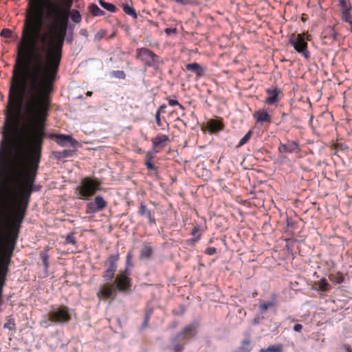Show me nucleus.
<instances>
[{
  "mask_svg": "<svg viewBox=\"0 0 352 352\" xmlns=\"http://www.w3.org/2000/svg\"><path fill=\"white\" fill-rule=\"evenodd\" d=\"M61 58L16 52L0 146V260L12 259L26 216Z\"/></svg>",
  "mask_w": 352,
  "mask_h": 352,
  "instance_id": "1",
  "label": "nucleus"
},
{
  "mask_svg": "<svg viewBox=\"0 0 352 352\" xmlns=\"http://www.w3.org/2000/svg\"><path fill=\"white\" fill-rule=\"evenodd\" d=\"M73 0H28L19 41H65Z\"/></svg>",
  "mask_w": 352,
  "mask_h": 352,
  "instance_id": "2",
  "label": "nucleus"
},
{
  "mask_svg": "<svg viewBox=\"0 0 352 352\" xmlns=\"http://www.w3.org/2000/svg\"><path fill=\"white\" fill-rule=\"evenodd\" d=\"M101 182L98 178L86 177L81 179L80 184L76 188L75 193L80 199L88 200L100 189Z\"/></svg>",
  "mask_w": 352,
  "mask_h": 352,
  "instance_id": "3",
  "label": "nucleus"
},
{
  "mask_svg": "<svg viewBox=\"0 0 352 352\" xmlns=\"http://www.w3.org/2000/svg\"><path fill=\"white\" fill-rule=\"evenodd\" d=\"M135 59L140 60L145 67L157 68L164 63L157 54L145 47L135 50Z\"/></svg>",
  "mask_w": 352,
  "mask_h": 352,
  "instance_id": "4",
  "label": "nucleus"
},
{
  "mask_svg": "<svg viewBox=\"0 0 352 352\" xmlns=\"http://www.w3.org/2000/svg\"><path fill=\"white\" fill-rule=\"evenodd\" d=\"M311 40V35L303 33L291 35L289 41L297 52L301 54L305 58L309 59L310 58V53L307 49L308 44L307 41Z\"/></svg>",
  "mask_w": 352,
  "mask_h": 352,
  "instance_id": "5",
  "label": "nucleus"
},
{
  "mask_svg": "<svg viewBox=\"0 0 352 352\" xmlns=\"http://www.w3.org/2000/svg\"><path fill=\"white\" fill-rule=\"evenodd\" d=\"M130 275L131 270L127 267L117 275L113 285L118 292L124 294H128L131 292L132 280L130 278Z\"/></svg>",
  "mask_w": 352,
  "mask_h": 352,
  "instance_id": "6",
  "label": "nucleus"
},
{
  "mask_svg": "<svg viewBox=\"0 0 352 352\" xmlns=\"http://www.w3.org/2000/svg\"><path fill=\"white\" fill-rule=\"evenodd\" d=\"M48 316L50 317L52 322L56 324H65L72 319L70 309L65 305H60L58 307H52L48 313Z\"/></svg>",
  "mask_w": 352,
  "mask_h": 352,
  "instance_id": "7",
  "label": "nucleus"
},
{
  "mask_svg": "<svg viewBox=\"0 0 352 352\" xmlns=\"http://www.w3.org/2000/svg\"><path fill=\"white\" fill-rule=\"evenodd\" d=\"M107 201L102 196L97 195L93 201L86 204L85 213L89 214L101 212L107 207Z\"/></svg>",
  "mask_w": 352,
  "mask_h": 352,
  "instance_id": "8",
  "label": "nucleus"
},
{
  "mask_svg": "<svg viewBox=\"0 0 352 352\" xmlns=\"http://www.w3.org/2000/svg\"><path fill=\"white\" fill-rule=\"evenodd\" d=\"M170 142L169 136L167 135L158 133L155 137L151 139L152 148L155 152H160Z\"/></svg>",
  "mask_w": 352,
  "mask_h": 352,
  "instance_id": "9",
  "label": "nucleus"
},
{
  "mask_svg": "<svg viewBox=\"0 0 352 352\" xmlns=\"http://www.w3.org/2000/svg\"><path fill=\"white\" fill-rule=\"evenodd\" d=\"M116 289L114 285L109 283L104 284L97 293V296L99 299L107 300L111 298L114 299L116 296Z\"/></svg>",
  "mask_w": 352,
  "mask_h": 352,
  "instance_id": "10",
  "label": "nucleus"
},
{
  "mask_svg": "<svg viewBox=\"0 0 352 352\" xmlns=\"http://www.w3.org/2000/svg\"><path fill=\"white\" fill-rule=\"evenodd\" d=\"M197 325L195 324H190L186 325L176 336L177 338L187 342L194 338L197 334Z\"/></svg>",
  "mask_w": 352,
  "mask_h": 352,
  "instance_id": "11",
  "label": "nucleus"
},
{
  "mask_svg": "<svg viewBox=\"0 0 352 352\" xmlns=\"http://www.w3.org/2000/svg\"><path fill=\"white\" fill-rule=\"evenodd\" d=\"M138 213L140 216L146 217L148 219L150 225L156 224L154 210L148 208L143 201L140 203Z\"/></svg>",
  "mask_w": 352,
  "mask_h": 352,
  "instance_id": "12",
  "label": "nucleus"
},
{
  "mask_svg": "<svg viewBox=\"0 0 352 352\" xmlns=\"http://www.w3.org/2000/svg\"><path fill=\"white\" fill-rule=\"evenodd\" d=\"M276 87L266 89L267 96L265 98V103L270 105L274 104L279 102L278 95L280 93Z\"/></svg>",
  "mask_w": 352,
  "mask_h": 352,
  "instance_id": "13",
  "label": "nucleus"
},
{
  "mask_svg": "<svg viewBox=\"0 0 352 352\" xmlns=\"http://www.w3.org/2000/svg\"><path fill=\"white\" fill-rule=\"evenodd\" d=\"M300 151L299 144L295 141H288L286 144L280 143L279 152L292 153Z\"/></svg>",
  "mask_w": 352,
  "mask_h": 352,
  "instance_id": "14",
  "label": "nucleus"
},
{
  "mask_svg": "<svg viewBox=\"0 0 352 352\" xmlns=\"http://www.w3.org/2000/svg\"><path fill=\"white\" fill-rule=\"evenodd\" d=\"M254 119L258 123H271L272 118L269 114L268 111L265 109H260L258 111H255L253 115Z\"/></svg>",
  "mask_w": 352,
  "mask_h": 352,
  "instance_id": "15",
  "label": "nucleus"
},
{
  "mask_svg": "<svg viewBox=\"0 0 352 352\" xmlns=\"http://www.w3.org/2000/svg\"><path fill=\"white\" fill-rule=\"evenodd\" d=\"M223 124L221 120L211 119L207 122V128L212 133L219 132L223 129Z\"/></svg>",
  "mask_w": 352,
  "mask_h": 352,
  "instance_id": "16",
  "label": "nucleus"
},
{
  "mask_svg": "<svg viewBox=\"0 0 352 352\" xmlns=\"http://www.w3.org/2000/svg\"><path fill=\"white\" fill-rule=\"evenodd\" d=\"M119 260V254H111L107 259V261L105 263L104 266L107 267L106 270H111L113 272H116L118 268L117 262Z\"/></svg>",
  "mask_w": 352,
  "mask_h": 352,
  "instance_id": "17",
  "label": "nucleus"
},
{
  "mask_svg": "<svg viewBox=\"0 0 352 352\" xmlns=\"http://www.w3.org/2000/svg\"><path fill=\"white\" fill-rule=\"evenodd\" d=\"M272 300L268 302H262L259 305V309L261 313H265L268 309L276 307L277 301L276 298L277 296L276 294H272Z\"/></svg>",
  "mask_w": 352,
  "mask_h": 352,
  "instance_id": "18",
  "label": "nucleus"
},
{
  "mask_svg": "<svg viewBox=\"0 0 352 352\" xmlns=\"http://www.w3.org/2000/svg\"><path fill=\"white\" fill-rule=\"evenodd\" d=\"M153 248L151 245L144 243L140 250V259H149L153 254Z\"/></svg>",
  "mask_w": 352,
  "mask_h": 352,
  "instance_id": "19",
  "label": "nucleus"
},
{
  "mask_svg": "<svg viewBox=\"0 0 352 352\" xmlns=\"http://www.w3.org/2000/svg\"><path fill=\"white\" fill-rule=\"evenodd\" d=\"M186 69L188 71L195 73L197 77H201L204 75V69L197 63H189L186 65Z\"/></svg>",
  "mask_w": 352,
  "mask_h": 352,
  "instance_id": "20",
  "label": "nucleus"
},
{
  "mask_svg": "<svg viewBox=\"0 0 352 352\" xmlns=\"http://www.w3.org/2000/svg\"><path fill=\"white\" fill-rule=\"evenodd\" d=\"M56 138V142L60 146H64L68 143H71L73 141L72 138L70 135L57 134L54 135Z\"/></svg>",
  "mask_w": 352,
  "mask_h": 352,
  "instance_id": "21",
  "label": "nucleus"
},
{
  "mask_svg": "<svg viewBox=\"0 0 352 352\" xmlns=\"http://www.w3.org/2000/svg\"><path fill=\"white\" fill-rule=\"evenodd\" d=\"M183 340L175 336L172 340V350L173 352H182L184 349L185 343H181Z\"/></svg>",
  "mask_w": 352,
  "mask_h": 352,
  "instance_id": "22",
  "label": "nucleus"
},
{
  "mask_svg": "<svg viewBox=\"0 0 352 352\" xmlns=\"http://www.w3.org/2000/svg\"><path fill=\"white\" fill-rule=\"evenodd\" d=\"M253 345L249 337L243 339L241 342V346L238 348L241 352H250L252 350Z\"/></svg>",
  "mask_w": 352,
  "mask_h": 352,
  "instance_id": "23",
  "label": "nucleus"
},
{
  "mask_svg": "<svg viewBox=\"0 0 352 352\" xmlns=\"http://www.w3.org/2000/svg\"><path fill=\"white\" fill-rule=\"evenodd\" d=\"M48 249L46 248L43 251H41L40 252V258L42 261V263L44 266L45 271L47 272L48 270V268L50 267V263H49V255H48Z\"/></svg>",
  "mask_w": 352,
  "mask_h": 352,
  "instance_id": "24",
  "label": "nucleus"
},
{
  "mask_svg": "<svg viewBox=\"0 0 352 352\" xmlns=\"http://www.w3.org/2000/svg\"><path fill=\"white\" fill-rule=\"evenodd\" d=\"M338 6L340 8L341 13L351 12L352 10L349 0H338Z\"/></svg>",
  "mask_w": 352,
  "mask_h": 352,
  "instance_id": "25",
  "label": "nucleus"
},
{
  "mask_svg": "<svg viewBox=\"0 0 352 352\" xmlns=\"http://www.w3.org/2000/svg\"><path fill=\"white\" fill-rule=\"evenodd\" d=\"M316 285L318 287V289L321 292H327L331 289L330 285L324 278H321L320 280L316 283Z\"/></svg>",
  "mask_w": 352,
  "mask_h": 352,
  "instance_id": "26",
  "label": "nucleus"
},
{
  "mask_svg": "<svg viewBox=\"0 0 352 352\" xmlns=\"http://www.w3.org/2000/svg\"><path fill=\"white\" fill-rule=\"evenodd\" d=\"M328 277L329 279L335 284L342 283L344 280V276L341 272L330 274Z\"/></svg>",
  "mask_w": 352,
  "mask_h": 352,
  "instance_id": "27",
  "label": "nucleus"
},
{
  "mask_svg": "<svg viewBox=\"0 0 352 352\" xmlns=\"http://www.w3.org/2000/svg\"><path fill=\"white\" fill-rule=\"evenodd\" d=\"M122 9L125 14L131 16L133 19H137L138 14L135 10L128 4H122Z\"/></svg>",
  "mask_w": 352,
  "mask_h": 352,
  "instance_id": "28",
  "label": "nucleus"
},
{
  "mask_svg": "<svg viewBox=\"0 0 352 352\" xmlns=\"http://www.w3.org/2000/svg\"><path fill=\"white\" fill-rule=\"evenodd\" d=\"M89 11L92 15L95 16H100L104 15V12L102 11L98 6L96 4H91L89 8Z\"/></svg>",
  "mask_w": 352,
  "mask_h": 352,
  "instance_id": "29",
  "label": "nucleus"
},
{
  "mask_svg": "<svg viewBox=\"0 0 352 352\" xmlns=\"http://www.w3.org/2000/svg\"><path fill=\"white\" fill-rule=\"evenodd\" d=\"M100 5L107 10L111 12H116L117 10V8L116 6H114L112 3L105 2L103 0L99 1Z\"/></svg>",
  "mask_w": 352,
  "mask_h": 352,
  "instance_id": "30",
  "label": "nucleus"
},
{
  "mask_svg": "<svg viewBox=\"0 0 352 352\" xmlns=\"http://www.w3.org/2000/svg\"><path fill=\"white\" fill-rule=\"evenodd\" d=\"M70 17L74 23H79L81 21V15L80 12L76 10H73L70 12Z\"/></svg>",
  "mask_w": 352,
  "mask_h": 352,
  "instance_id": "31",
  "label": "nucleus"
},
{
  "mask_svg": "<svg viewBox=\"0 0 352 352\" xmlns=\"http://www.w3.org/2000/svg\"><path fill=\"white\" fill-rule=\"evenodd\" d=\"M252 135V131H249L244 135V137L241 139V140L239 142V144L237 145V147H241V146H243L244 144H245L250 140Z\"/></svg>",
  "mask_w": 352,
  "mask_h": 352,
  "instance_id": "32",
  "label": "nucleus"
},
{
  "mask_svg": "<svg viewBox=\"0 0 352 352\" xmlns=\"http://www.w3.org/2000/svg\"><path fill=\"white\" fill-rule=\"evenodd\" d=\"M52 323L53 322L51 320L50 317H49L48 316H44L43 318L40 321V325L44 328L49 327L52 324Z\"/></svg>",
  "mask_w": 352,
  "mask_h": 352,
  "instance_id": "33",
  "label": "nucleus"
},
{
  "mask_svg": "<svg viewBox=\"0 0 352 352\" xmlns=\"http://www.w3.org/2000/svg\"><path fill=\"white\" fill-rule=\"evenodd\" d=\"M329 36L333 41H336L338 40L339 33L336 32L334 30V28H329Z\"/></svg>",
  "mask_w": 352,
  "mask_h": 352,
  "instance_id": "34",
  "label": "nucleus"
},
{
  "mask_svg": "<svg viewBox=\"0 0 352 352\" xmlns=\"http://www.w3.org/2000/svg\"><path fill=\"white\" fill-rule=\"evenodd\" d=\"M74 232H72V233H69V234L67 235L66 238H65V241L67 243H71L72 245H76V238H75V236H74Z\"/></svg>",
  "mask_w": 352,
  "mask_h": 352,
  "instance_id": "35",
  "label": "nucleus"
},
{
  "mask_svg": "<svg viewBox=\"0 0 352 352\" xmlns=\"http://www.w3.org/2000/svg\"><path fill=\"white\" fill-rule=\"evenodd\" d=\"M115 276V272L111 270H106L102 274V277L105 278L107 280H111Z\"/></svg>",
  "mask_w": 352,
  "mask_h": 352,
  "instance_id": "36",
  "label": "nucleus"
},
{
  "mask_svg": "<svg viewBox=\"0 0 352 352\" xmlns=\"http://www.w3.org/2000/svg\"><path fill=\"white\" fill-rule=\"evenodd\" d=\"M167 100L170 106H178L180 109H185V107L182 104H180L177 100L168 98Z\"/></svg>",
  "mask_w": 352,
  "mask_h": 352,
  "instance_id": "37",
  "label": "nucleus"
},
{
  "mask_svg": "<svg viewBox=\"0 0 352 352\" xmlns=\"http://www.w3.org/2000/svg\"><path fill=\"white\" fill-rule=\"evenodd\" d=\"M3 327L5 329H8L9 330H12L15 327L14 321L12 319H10L3 324Z\"/></svg>",
  "mask_w": 352,
  "mask_h": 352,
  "instance_id": "38",
  "label": "nucleus"
},
{
  "mask_svg": "<svg viewBox=\"0 0 352 352\" xmlns=\"http://www.w3.org/2000/svg\"><path fill=\"white\" fill-rule=\"evenodd\" d=\"M342 20L344 22L349 23L352 21L351 12H342Z\"/></svg>",
  "mask_w": 352,
  "mask_h": 352,
  "instance_id": "39",
  "label": "nucleus"
},
{
  "mask_svg": "<svg viewBox=\"0 0 352 352\" xmlns=\"http://www.w3.org/2000/svg\"><path fill=\"white\" fill-rule=\"evenodd\" d=\"M113 76L119 79H124L126 77V74L124 71H113Z\"/></svg>",
  "mask_w": 352,
  "mask_h": 352,
  "instance_id": "40",
  "label": "nucleus"
},
{
  "mask_svg": "<svg viewBox=\"0 0 352 352\" xmlns=\"http://www.w3.org/2000/svg\"><path fill=\"white\" fill-rule=\"evenodd\" d=\"M158 152H155V150L153 149V151H148L146 153V160L145 161H152L153 159L155 157V154L157 153Z\"/></svg>",
  "mask_w": 352,
  "mask_h": 352,
  "instance_id": "41",
  "label": "nucleus"
},
{
  "mask_svg": "<svg viewBox=\"0 0 352 352\" xmlns=\"http://www.w3.org/2000/svg\"><path fill=\"white\" fill-rule=\"evenodd\" d=\"M0 35L5 38H10L12 35V31L8 29H3Z\"/></svg>",
  "mask_w": 352,
  "mask_h": 352,
  "instance_id": "42",
  "label": "nucleus"
},
{
  "mask_svg": "<svg viewBox=\"0 0 352 352\" xmlns=\"http://www.w3.org/2000/svg\"><path fill=\"white\" fill-rule=\"evenodd\" d=\"M201 234H198L197 236L188 239L186 241L187 245H194L200 239Z\"/></svg>",
  "mask_w": 352,
  "mask_h": 352,
  "instance_id": "43",
  "label": "nucleus"
},
{
  "mask_svg": "<svg viewBox=\"0 0 352 352\" xmlns=\"http://www.w3.org/2000/svg\"><path fill=\"white\" fill-rule=\"evenodd\" d=\"M270 352H282L283 347L281 345H272L270 346Z\"/></svg>",
  "mask_w": 352,
  "mask_h": 352,
  "instance_id": "44",
  "label": "nucleus"
},
{
  "mask_svg": "<svg viewBox=\"0 0 352 352\" xmlns=\"http://www.w3.org/2000/svg\"><path fill=\"white\" fill-rule=\"evenodd\" d=\"M145 165L148 170H156L157 167L152 163V161H145Z\"/></svg>",
  "mask_w": 352,
  "mask_h": 352,
  "instance_id": "45",
  "label": "nucleus"
},
{
  "mask_svg": "<svg viewBox=\"0 0 352 352\" xmlns=\"http://www.w3.org/2000/svg\"><path fill=\"white\" fill-rule=\"evenodd\" d=\"M205 253L208 255H214L217 253V249L214 247H210V248H208L206 250H205Z\"/></svg>",
  "mask_w": 352,
  "mask_h": 352,
  "instance_id": "46",
  "label": "nucleus"
},
{
  "mask_svg": "<svg viewBox=\"0 0 352 352\" xmlns=\"http://www.w3.org/2000/svg\"><path fill=\"white\" fill-rule=\"evenodd\" d=\"M200 227L199 226H195L191 230V234L194 236V237L197 236L198 234H201Z\"/></svg>",
  "mask_w": 352,
  "mask_h": 352,
  "instance_id": "47",
  "label": "nucleus"
},
{
  "mask_svg": "<svg viewBox=\"0 0 352 352\" xmlns=\"http://www.w3.org/2000/svg\"><path fill=\"white\" fill-rule=\"evenodd\" d=\"M132 258H133V255L131 252H129L127 254V256H126V267H129L128 266L129 265H131V260H132Z\"/></svg>",
  "mask_w": 352,
  "mask_h": 352,
  "instance_id": "48",
  "label": "nucleus"
},
{
  "mask_svg": "<svg viewBox=\"0 0 352 352\" xmlns=\"http://www.w3.org/2000/svg\"><path fill=\"white\" fill-rule=\"evenodd\" d=\"M155 120H156L157 124L159 126H162V120H161L160 112H156V113H155Z\"/></svg>",
  "mask_w": 352,
  "mask_h": 352,
  "instance_id": "49",
  "label": "nucleus"
},
{
  "mask_svg": "<svg viewBox=\"0 0 352 352\" xmlns=\"http://www.w3.org/2000/svg\"><path fill=\"white\" fill-rule=\"evenodd\" d=\"M164 32L167 35H170L172 33H176L177 32V29L176 28H166L164 30Z\"/></svg>",
  "mask_w": 352,
  "mask_h": 352,
  "instance_id": "50",
  "label": "nucleus"
},
{
  "mask_svg": "<svg viewBox=\"0 0 352 352\" xmlns=\"http://www.w3.org/2000/svg\"><path fill=\"white\" fill-rule=\"evenodd\" d=\"M302 329V325L300 324H296L294 326V330L297 332H300Z\"/></svg>",
  "mask_w": 352,
  "mask_h": 352,
  "instance_id": "51",
  "label": "nucleus"
},
{
  "mask_svg": "<svg viewBox=\"0 0 352 352\" xmlns=\"http://www.w3.org/2000/svg\"><path fill=\"white\" fill-rule=\"evenodd\" d=\"M149 319H150V317H148V315L144 316V322L142 324L143 327H146L148 325Z\"/></svg>",
  "mask_w": 352,
  "mask_h": 352,
  "instance_id": "52",
  "label": "nucleus"
},
{
  "mask_svg": "<svg viewBox=\"0 0 352 352\" xmlns=\"http://www.w3.org/2000/svg\"><path fill=\"white\" fill-rule=\"evenodd\" d=\"M166 108V104H162L160 106L159 109L156 112H160V114H161L162 112H164V109Z\"/></svg>",
  "mask_w": 352,
  "mask_h": 352,
  "instance_id": "53",
  "label": "nucleus"
},
{
  "mask_svg": "<svg viewBox=\"0 0 352 352\" xmlns=\"http://www.w3.org/2000/svg\"><path fill=\"white\" fill-rule=\"evenodd\" d=\"M261 322V318L259 317H256L254 318L253 321H252V324L254 325H256V324H258V323H260Z\"/></svg>",
  "mask_w": 352,
  "mask_h": 352,
  "instance_id": "54",
  "label": "nucleus"
},
{
  "mask_svg": "<svg viewBox=\"0 0 352 352\" xmlns=\"http://www.w3.org/2000/svg\"><path fill=\"white\" fill-rule=\"evenodd\" d=\"M308 19V15L307 14H302L301 16V20L305 22Z\"/></svg>",
  "mask_w": 352,
  "mask_h": 352,
  "instance_id": "55",
  "label": "nucleus"
},
{
  "mask_svg": "<svg viewBox=\"0 0 352 352\" xmlns=\"http://www.w3.org/2000/svg\"><path fill=\"white\" fill-rule=\"evenodd\" d=\"M153 312V310L152 309H148L146 311V313H145V316H148V317L151 316V314Z\"/></svg>",
  "mask_w": 352,
  "mask_h": 352,
  "instance_id": "56",
  "label": "nucleus"
},
{
  "mask_svg": "<svg viewBox=\"0 0 352 352\" xmlns=\"http://www.w3.org/2000/svg\"><path fill=\"white\" fill-rule=\"evenodd\" d=\"M260 352H270V347H267V349H262Z\"/></svg>",
  "mask_w": 352,
  "mask_h": 352,
  "instance_id": "57",
  "label": "nucleus"
},
{
  "mask_svg": "<svg viewBox=\"0 0 352 352\" xmlns=\"http://www.w3.org/2000/svg\"><path fill=\"white\" fill-rule=\"evenodd\" d=\"M92 94H93V93H92V91H87V92L86 93V95H87V96H92Z\"/></svg>",
  "mask_w": 352,
  "mask_h": 352,
  "instance_id": "58",
  "label": "nucleus"
},
{
  "mask_svg": "<svg viewBox=\"0 0 352 352\" xmlns=\"http://www.w3.org/2000/svg\"><path fill=\"white\" fill-rule=\"evenodd\" d=\"M351 25V32H352V21L349 23Z\"/></svg>",
  "mask_w": 352,
  "mask_h": 352,
  "instance_id": "59",
  "label": "nucleus"
},
{
  "mask_svg": "<svg viewBox=\"0 0 352 352\" xmlns=\"http://www.w3.org/2000/svg\"><path fill=\"white\" fill-rule=\"evenodd\" d=\"M232 352H241L239 350V349H236L235 350H234Z\"/></svg>",
  "mask_w": 352,
  "mask_h": 352,
  "instance_id": "60",
  "label": "nucleus"
},
{
  "mask_svg": "<svg viewBox=\"0 0 352 352\" xmlns=\"http://www.w3.org/2000/svg\"><path fill=\"white\" fill-rule=\"evenodd\" d=\"M66 153H67V151H64V155H63V156H64V157H67Z\"/></svg>",
  "mask_w": 352,
  "mask_h": 352,
  "instance_id": "61",
  "label": "nucleus"
},
{
  "mask_svg": "<svg viewBox=\"0 0 352 352\" xmlns=\"http://www.w3.org/2000/svg\"><path fill=\"white\" fill-rule=\"evenodd\" d=\"M209 243H212V239H210Z\"/></svg>",
  "mask_w": 352,
  "mask_h": 352,
  "instance_id": "62",
  "label": "nucleus"
}]
</instances>
